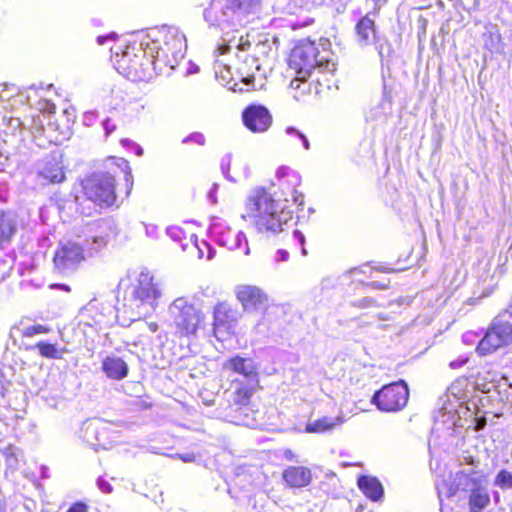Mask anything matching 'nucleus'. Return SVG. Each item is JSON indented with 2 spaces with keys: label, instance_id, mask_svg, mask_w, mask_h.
Here are the masks:
<instances>
[{
  "label": "nucleus",
  "instance_id": "18",
  "mask_svg": "<svg viewBox=\"0 0 512 512\" xmlns=\"http://www.w3.org/2000/svg\"><path fill=\"white\" fill-rule=\"evenodd\" d=\"M223 367L226 370L241 375L245 379V382L251 383V385L258 384L257 367L251 358L236 355L225 361Z\"/></svg>",
  "mask_w": 512,
  "mask_h": 512
},
{
  "label": "nucleus",
  "instance_id": "21",
  "mask_svg": "<svg viewBox=\"0 0 512 512\" xmlns=\"http://www.w3.org/2000/svg\"><path fill=\"white\" fill-rule=\"evenodd\" d=\"M283 479L292 488H302L310 484L312 474L310 469L303 466H289L283 472Z\"/></svg>",
  "mask_w": 512,
  "mask_h": 512
},
{
  "label": "nucleus",
  "instance_id": "7",
  "mask_svg": "<svg viewBox=\"0 0 512 512\" xmlns=\"http://www.w3.org/2000/svg\"><path fill=\"white\" fill-rule=\"evenodd\" d=\"M327 40L322 43L320 52L313 42H304L297 45L291 52L289 66L296 72L299 80H306L314 71L333 73L336 64L331 58V52L326 48Z\"/></svg>",
  "mask_w": 512,
  "mask_h": 512
},
{
  "label": "nucleus",
  "instance_id": "39",
  "mask_svg": "<svg viewBox=\"0 0 512 512\" xmlns=\"http://www.w3.org/2000/svg\"><path fill=\"white\" fill-rule=\"evenodd\" d=\"M293 238L300 245L302 255L306 256L307 255V250H306V248L304 246L305 245V236H304V234L301 231H299V230H294Z\"/></svg>",
  "mask_w": 512,
  "mask_h": 512
},
{
  "label": "nucleus",
  "instance_id": "47",
  "mask_svg": "<svg viewBox=\"0 0 512 512\" xmlns=\"http://www.w3.org/2000/svg\"><path fill=\"white\" fill-rule=\"evenodd\" d=\"M251 43L247 39H243L241 36L236 43V47L238 50L245 51L250 47Z\"/></svg>",
  "mask_w": 512,
  "mask_h": 512
},
{
  "label": "nucleus",
  "instance_id": "57",
  "mask_svg": "<svg viewBox=\"0 0 512 512\" xmlns=\"http://www.w3.org/2000/svg\"><path fill=\"white\" fill-rule=\"evenodd\" d=\"M374 3L378 6H381L386 3L387 0H373Z\"/></svg>",
  "mask_w": 512,
  "mask_h": 512
},
{
  "label": "nucleus",
  "instance_id": "62",
  "mask_svg": "<svg viewBox=\"0 0 512 512\" xmlns=\"http://www.w3.org/2000/svg\"><path fill=\"white\" fill-rule=\"evenodd\" d=\"M42 470H43L42 471V477H46V475H45L46 474L45 468H42Z\"/></svg>",
  "mask_w": 512,
  "mask_h": 512
},
{
  "label": "nucleus",
  "instance_id": "43",
  "mask_svg": "<svg viewBox=\"0 0 512 512\" xmlns=\"http://www.w3.org/2000/svg\"><path fill=\"white\" fill-rule=\"evenodd\" d=\"M468 362V357L466 356H460L456 360H453L449 363V367L451 369H458L464 366Z\"/></svg>",
  "mask_w": 512,
  "mask_h": 512
},
{
  "label": "nucleus",
  "instance_id": "64",
  "mask_svg": "<svg viewBox=\"0 0 512 512\" xmlns=\"http://www.w3.org/2000/svg\"><path fill=\"white\" fill-rule=\"evenodd\" d=\"M261 326H262V323H258L256 327L260 328Z\"/></svg>",
  "mask_w": 512,
  "mask_h": 512
},
{
  "label": "nucleus",
  "instance_id": "55",
  "mask_svg": "<svg viewBox=\"0 0 512 512\" xmlns=\"http://www.w3.org/2000/svg\"><path fill=\"white\" fill-rule=\"evenodd\" d=\"M135 147H136V154H137L138 156H141V155L143 154V149H142V147H140L139 145H135Z\"/></svg>",
  "mask_w": 512,
  "mask_h": 512
},
{
  "label": "nucleus",
  "instance_id": "42",
  "mask_svg": "<svg viewBox=\"0 0 512 512\" xmlns=\"http://www.w3.org/2000/svg\"><path fill=\"white\" fill-rule=\"evenodd\" d=\"M97 486L104 493H111L113 490L112 485L103 477L97 479Z\"/></svg>",
  "mask_w": 512,
  "mask_h": 512
},
{
  "label": "nucleus",
  "instance_id": "44",
  "mask_svg": "<svg viewBox=\"0 0 512 512\" xmlns=\"http://www.w3.org/2000/svg\"><path fill=\"white\" fill-rule=\"evenodd\" d=\"M102 126L106 136L110 135L116 128V125L111 121L110 118H106L102 121Z\"/></svg>",
  "mask_w": 512,
  "mask_h": 512
},
{
  "label": "nucleus",
  "instance_id": "59",
  "mask_svg": "<svg viewBox=\"0 0 512 512\" xmlns=\"http://www.w3.org/2000/svg\"><path fill=\"white\" fill-rule=\"evenodd\" d=\"M63 290L65 291H70V288L69 286L65 285V284H62V285H59Z\"/></svg>",
  "mask_w": 512,
  "mask_h": 512
},
{
  "label": "nucleus",
  "instance_id": "46",
  "mask_svg": "<svg viewBox=\"0 0 512 512\" xmlns=\"http://www.w3.org/2000/svg\"><path fill=\"white\" fill-rule=\"evenodd\" d=\"M67 512H87V506L84 503L77 502L73 504Z\"/></svg>",
  "mask_w": 512,
  "mask_h": 512
},
{
  "label": "nucleus",
  "instance_id": "10",
  "mask_svg": "<svg viewBox=\"0 0 512 512\" xmlns=\"http://www.w3.org/2000/svg\"><path fill=\"white\" fill-rule=\"evenodd\" d=\"M168 312L179 336H189L196 333L201 321V312L185 297L176 298L169 306Z\"/></svg>",
  "mask_w": 512,
  "mask_h": 512
},
{
  "label": "nucleus",
  "instance_id": "45",
  "mask_svg": "<svg viewBox=\"0 0 512 512\" xmlns=\"http://www.w3.org/2000/svg\"><path fill=\"white\" fill-rule=\"evenodd\" d=\"M116 38H117V34L114 32H111L107 35L98 36L96 41L99 45H104L107 41L115 40Z\"/></svg>",
  "mask_w": 512,
  "mask_h": 512
},
{
  "label": "nucleus",
  "instance_id": "54",
  "mask_svg": "<svg viewBox=\"0 0 512 512\" xmlns=\"http://www.w3.org/2000/svg\"><path fill=\"white\" fill-rule=\"evenodd\" d=\"M147 326L152 333H155L158 330V324L156 322H149L147 323Z\"/></svg>",
  "mask_w": 512,
  "mask_h": 512
},
{
  "label": "nucleus",
  "instance_id": "27",
  "mask_svg": "<svg viewBox=\"0 0 512 512\" xmlns=\"http://www.w3.org/2000/svg\"><path fill=\"white\" fill-rule=\"evenodd\" d=\"M317 0H276L274 9L276 12L294 15Z\"/></svg>",
  "mask_w": 512,
  "mask_h": 512
},
{
  "label": "nucleus",
  "instance_id": "34",
  "mask_svg": "<svg viewBox=\"0 0 512 512\" xmlns=\"http://www.w3.org/2000/svg\"><path fill=\"white\" fill-rule=\"evenodd\" d=\"M50 330L51 329L48 326L41 325V324H35V325H30V326L24 327L22 329V335L24 337H32V336H35L38 334H47L50 332Z\"/></svg>",
  "mask_w": 512,
  "mask_h": 512
},
{
  "label": "nucleus",
  "instance_id": "13",
  "mask_svg": "<svg viewBox=\"0 0 512 512\" xmlns=\"http://www.w3.org/2000/svg\"><path fill=\"white\" fill-rule=\"evenodd\" d=\"M257 385L245 382L244 384L235 381L234 390L229 394L230 409L234 412H240L239 416H235V422L242 425H251L247 419V405Z\"/></svg>",
  "mask_w": 512,
  "mask_h": 512
},
{
  "label": "nucleus",
  "instance_id": "9",
  "mask_svg": "<svg viewBox=\"0 0 512 512\" xmlns=\"http://www.w3.org/2000/svg\"><path fill=\"white\" fill-rule=\"evenodd\" d=\"M83 194L99 206H111L116 199L115 179L109 173H94L82 182Z\"/></svg>",
  "mask_w": 512,
  "mask_h": 512
},
{
  "label": "nucleus",
  "instance_id": "40",
  "mask_svg": "<svg viewBox=\"0 0 512 512\" xmlns=\"http://www.w3.org/2000/svg\"><path fill=\"white\" fill-rule=\"evenodd\" d=\"M289 252L285 249H278L274 254V261L276 263L286 262L289 260Z\"/></svg>",
  "mask_w": 512,
  "mask_h": 512
},
{
  "label": "nucleus",
  "instance_id": "53",
  "mask_svg": "<svg viewBox=\"0 0 512 512\" xmlns=\"http://www.w3.org/2000/svg\"><path fill=\"white\" fill-rule=\"evenodd\" d=\"M217 188H218V185L214 184L213 187L211 188V190L209 191L208 195L212 202H216L215 193H216Z\"/></svg>",
  "mask_w": 512,
  "mask_h": 512
},
{
  "label": "nucleus",
  "instance_id": "37",
  "mask_svg": "<svg viewBox=\"0 0 512 512\" xmlns=\"http://www.w3.org/2000/svg\"><path fill=\"white\" fill-rule=\"evenodd\" d=\"M353 306L358 308H369V307H377L379 306L376 300L372 297H363L357 301L353 302Z\"/></svg>",
  "mask_w": 512,
  "mask_h": 512
},
{
  "label": "nucleus",
  "instance_id": "14",
  "mask_svg": "<svg viewBox=\"0 0 512 512\" xmlns=\"http://www.w3.org/2000/svg\"><path fill=\"white\" fill-rule=\"evenodd\" d=\"M242 120L247 129L254 133H263L272 124L269 110L260 104L247 106L242 112Z\"/></svg>",
  "mask_w": 512,
  "mask_h": 512
},
{
  "label": "nucleus",
  "instance_id": "19",
  "mask_svg": "<svg viewBox=\"0 0 512 512\" xmlns=\"http://www.w3.org/2000/svg\"><path fill=\"white\" fill-rule=\"evenodd\" d=\"M19 228V219L16 212L3 210L0 212V247L6 248L15 237Z\"/></svg>",
  "mask_w": 512,
  "mask_h": 512
},
{
  "label": "nucleus",
  "instance_id": "60",
  "mask_svg": "<svg viewBox=\"0 0 512 512\" xmlns=\"http://www.w3.org/2000/svg\"><path fill=\"white\" fill-rule=\"evenodd\" d=\"M472 336H473V334H464V335H463V340H464V341H467V339H468L469 337H472Z\"/></svg>",
  "mask_w": 512,
  "mask_h": 512
},
{
  "label": "nucleus",
  "instance_id": "33",
  "mask_svg": "<svg viewBox=\"0 0 512 512\" xmlns=\"http://www.w3.org/2000/svg\"><path fill=\"white\" fill-rule=\"evenodd\" d=\"M166 234L175 242H179L182 246L186 243L187 237L185 231L179 226H170L166 229Z\"/></svg>",
  "mask_w": 512,
  "mask_h": 512
},
{
  "label": "nucleus",
  "instance_id": "24",
  "mask_svg": "<svg viewBox=\"0 0 512 512\" xmlns=\"http://www.w3.org/2000/svg\"><path fill=\"white\" fill-rule=\"evenodd\" d=\"M357 484L362 493L372 501H378L383 496V487L376 477L360 476Z\"/></svg>",
  "mask_w": 512,
  "mask_h": 512
},
{
  "label": "nucleus",
  "instance_id": "16",
  "mask_svg": "<svg viewBox=\"0 0 512 512\" xmlns=\"http://www.w3.org/2000/svg\"><path fill=\"white\" fill-rule=\"evenodd\" d=\"M62 156L59 153L47 155L38 163V175L49 183H61L65 180Z\"/></svg>",
  "mask_w": 512,
  "mask_h": 512
},
{
  "label": "nucleus",
  "instance_id": "63",
  "mask_svg": "<svg viewBox=\"0 0 512 512\" xmlns=\"http://www.w3.org/2000/svg\"><path fill=\"white\" fill-rule=\"evenodd\" d=\"M123 163L125 164V168L126 169H129L128 165H127V162L123 161Z\"/></svg>",
  "mask_w": 512,
  "mask_h": 512
},
{
  "label": "nucleus",
  "instance_id": "49",
  "mask_svg": "<svg viewBox=\"0 0 512 512\" xmlns=\"http://www.w3.org/2000/svg\"><path fill=\"white\" fill-rule=\"evenodd\" d=\"M288 196H291L292 197V200L299 206L303 205L304 204V196L301 194V193H298L296 191V193L294 194H288Z\"/></svg>",
  "mask_w": 512,
  "mask_h": 512
},
{
  "label": "nucleus",
  "instance_id": "36",
  "mask_svg": "<svg viewBox=\"0 0 512 512\" xmlns=\"http://www.w3.org/2000/svg\"><path fill=\"white\" fill-rule=\"evenodd\" d=\"M231 161H232L231 154H226L221 159L220 167H221L222 174L224 175V177L226 179H228L231 182H236V179H234L232 176L229 175Z\"/></svg>",
  "mask_w": 512,
  "mask_h": 512
},
{
  "label": "nucleus",
  "instance_id": "4",
  "mask_svg": "<svg viewBox=\"0 0 512 512\" xmlns=\"http://www.w3.org/2000/svg\"><path fill=\"white\" fill-rule=\"evenodd\" d=\"M144 39L146 53L154 56L159 71L163 67L175 69L185 56L186 38L176 27L162 26L151 29Z\"/></svg>",
  "mask_w": 512,
  "mask_h": 512
},
{
  "label": "nucleus",
  "instance_id": "15",
  "mask_svg": "<svg viewBox=\"0 0 512 512\" xmlns=\"http://www.w3.org/2000/svg\"><path fill=\"white\" fill-rule=\"evenodd\" d=\"M235 295L245 311L263 309L268 302L267 294L254 285L236 286Z\"/></svg>",
  "mask_w": 512,
  "mask_h": 512
},
{
  "label": "nucleus",
  "instance_id": "3",
  "mask_svg": "<svg viewBox=\"0 0 512 512\" xmlns=\"http://www.w3.org/2000/svg\"><path fill=\"white\" fill-rule=\"evenodd\" d=\"M119 287L124 290V307L138 319L152 315L162 297L161 289L149 271L140 272L133 280L122 279Z\"/></svg>",
  "mask_w": 512,
  "mask_h": 512
},
{
  "label": "nucleus",
  "instance_id": "38",
  "mask_svg": "<svg viewBox=\"0 0 512 512\" xmlns=\"http://www.w3.org/2000/svg\"><path fill=\"white\" fill-rule=\"evenodd\" d=\"M189 142H193L197 145H204L205 144V137L202 133H199V132H194L190 135H188L187 137H185L183 140H182V143H189Z\"/></svg>",
  "mask_w": 512,
  "mask_h": 512
},
{
  "label": "nucleus",
  "instance_id": "50",
  "mask_svg": "<svg viewBox=\"0 0 512 512\" xmlns=\"http://www.w3.org/2000/svg\"><path fill=\"white\" fill-rule=\"evenodd\" d=\"M178 457L183 461V462H186V463H190V462H193L195 460V454L194 453H183V454H178Z\"/></svg>",
  "mask_w": 512,
  "mask_h": 512
},
{
  "label": "nucleus",
  "instance_id": "25",
  "mask_svg": "<svg viewBox=\"0 0 512 512\" xmlns=\"http://www.w3.org/2000/svg\"><path fill=\"white\" fill-rule=\"evenodd\" d=\"M183 251L193 250L197 252V257L202 259L205 257L211 260L215 255V249L205 240L198 241L196 235L191 234L188 241L182 244Z\"/></svg>",
  "mask_w": 512,
  "mask_h": 512
},
{
  "label": "nucleus",
  "instance_id": "5",
  "mask_svg": "<svg viewBox=\"0 0 512 512\" xmlns=\"http://www.w3.org/2000/svg\"><path fill=\"white\" fill-rule=\"evenodd\" d=\"M437 491L440 501L443 496L449 498L457 492L467 493L470 512H481L490 503L485 477L473 469L455 473L451 483L443 481L437 484Z\"/></svg>",
  "mask_w": 512,
  "mask_h": 512
},
{
  "label": "nucleus",
  "instance_id": "48",
  "mask_svg": "<svg viewBox=\"0 0 512 512\" xmlns=\"http://www.w3.org/2000/svg\"><path fill=\"white\" fill-rule=\"evenodd\" d=\"M368 286H370L373 289L385 290V289L388 288L389 284L388 283H382L380 281H372V282H370L368 284Z\"/></svg>",
  "mask_w": 512,
  "mask_h": 512
},
{
  "label": "nucleus",
  "instance_id": "17",
  "mask_svg": "<svg viewBox=\"0 0 512 512\" xmlns=\"http://www.w3.org/2000/svg\"><path fill=\"white\" fill-rule=\"evenodd\" d=\"M107 429L98 420L85 421L80 429V437L95 451L98 449H107V442L104 437Z\"/></svg>",
  "mask_w": 512,
  "mask_h": 512
},
{
  "label": "nucleus",
  "instance_id": "31",
  "mask_svg": "<svg viewBox=\"0 0 512 512\" xmlns=\"http://www.w3.org/2000/svg\"><path fill=\"white\" fill-rule=\"evenodd\" d=\"M372 43L374 44L375 49L378 51L379 57L382 62L385 61L386 59H389L392 56V45L385 37H381L378 35L375 39H373Z\"/></svg>",
  "mask_w": 512,
  "mask_h": 512
},
{
  "label": "nucleus",
  "instance_id": "20",
  "mask_svg": "<svg viewBox=\"0 0 512 512\" xmlns=\"http://www.w3.org/2000/svg\"><path fill=\"white\" fill-rule=\"evenodd\" d=\"M376 12H369L363 16L356 24L355 31L357 41L361 46H366L372 43L378 34L375 26Z\"/></svg>",
  "mask_w": 512,
  "mask_h": 512
},
{
  "label": "nucleus",
  "instance_id": "11",
  "mask_svg": "<svg viewBox=\"0 0 512 512\" xmlns=\"http://www.w3.org/2000/svg\"><path fill=\"white\" fill-rule=\"evenodd\" d=\"M409 397L408 386L398 381L384 386L372 397V403L384 412H396L405 407Z\"/></svg>",
  "mask_w": 512,
  "mask_h": 512
},
{
  "label": "nucleus",
  "instance_id": "30",
  "mask_svg": "<svg viewBox=\"0 0 512 512\" xmlns=\"http://www.w3.org/2000/svg\"><path fill=\"white\" fill-rule=\"evenodd\" d=\"M30 349L37 350L40 356L47 359H62L65 352V349L60 348L57 344L44 341L37 342Z\"/></svg>",
  "mask_w": 512,
  "mask_h": 512
},
{
  "label": "nucleus",
  "instance_id": "2",
  "mask_svg": "<svg viewBox=\"0 0 512 512\" xmlns=\"http://www.w3.org/2000/svg\"><path fill=\"white\" fill-rule=\"evenodd\" d=\"M263 0H211L204 10V19L210 29L223 33V43L218 45L216 51L219 55L227 53L233 39L230 32L237 31L254 20L260 12Z\"/></svg>",
  "mask_w": 512,
  "mask_h": 512
},
{
  "label": "nucleus",
  "instance_id": "28",
  "mask_svg": "<svg viewBox=\"0 0 512 512\" xmlns=\"http://www.w3.org/2000/svg\"><path fill=\"white\" fill-rule=\"evenodd\" d=\"M489 329L495 333L503 346L512 343V324L503 320L502 317L495 318Z\"/></svg>",
  "mask_w": 512,
  "mask_h": 512
},
{
  "label": "nucleus",
  "instance_id": "56",
  "mask_svg": "<svg viewBox=\"0 0 512 512\" xmlns=\"http://www.w3.org/2000/svg\"><path fill=\"white\" fill-rule=\"evenodd\" d=\"M131 177H132L131 171L130 170L129 171H125L126 182H129Z\"/></svg>",
  "mask_w": 512,
  "mask_h": 512
},
{
  "label": "nucleus",
  "instance_id": "32",
  "mask_svg": "<svg viewBox=\"0 0 512 512\" xmlns=\"http://www.w3.org/2000/svg\"><path fill=\"white\" fill-rule=\"evenodd\" d=\"M494 485L502 490L512 489V473L505 469L500 470L494 479Z\"/></svg>",
  "mask_w": 512,
  "mask_h": 512
},
{
  "label": "nucleus",
  "instance_id": "41",
  "mask_svg": "<svg viewBox=\"0 0 512 512\" xmlns=\"http://www.w3.org/2000/svg\"><path fill=\"white\" fill-rule=\"evenodd\" d=\"M147 237L157 239L159 237L158 227L154 224H144Z\"/></svg>",
  "mask_w": 512,
  "mask_h": 512
},
{
  "label": "nucleus",
  "instance_id": "8",
  "mask_svg": "<svg viewBox=\"0 0 512 512\" xmlns=\"http://www.w3.org/2000/svg\"><path fill=\"white\" fill-rule=\"evenodd\" d=\"M144 41L143 38L140 49L127 47L121 53L110 48L117 71L129 80L149 81L160 72L154 56L146 53Z\"/></svg>",
  "mask_w": 512,
  "mask_h": 512
},
{
  "label": "nucleus",
  "instance_id": "58",
  "mask_svg": "<svg viewBox=\"0 0 512 512\" xmlns=\"http://www.w3.org/2000/svg\"><path fill=\"white\" fill-rule=\"evenodd\" d=\"M377 317L379 320H382V321L388 320V317L382 313H379Z\"/></svg>",
  "mask_w": 512,
  "mask_h": 512
},
{
  "label": "nucleus",
  "instance_id": "26",
  "mask_svg": "<svg viewBox=\"0 0 512 512\" xmlns=\"http://www.w3.org/2000/svg\"><path fill=\"white\" fill-rule=\"evenodd\" d=\"M344 422L343 417H322L306 424L305 431L308 433H324L333 430Z\"/></svg>",
  "mask_w": 512,
  "mask_h": 512
},
{
  "label": "nucleus",
  "instance_id": "12",
  "mask_svg": "<svg viewBox=\"0 0 512 512\" xmlns=\"http://www.w3.org/2000/svg\"><path fill=\"white\" fill-rule=\"evenodd\" d=\"M209 234L220 246L229 250H237L244 244V255L250 254V247L244 232L233 231L228 223L220 218H214L209 225Z\"/></svg>",
  "mask_w": 512,
  "mask_h": 512
},
{
  "label": "nucleus",
  "instance_id": "51",
  "mask_svg": "<svg viewBox=\"0 0 512 512\" xmlns=\"http://www.w3.org/2000/svg\"><path fill=\"white\" fill-rule=\"evenodd\" d=\"M95 118V113L90 111V112H86L84 114V118H83V122L85 125H91V123L93 122Z\"/></svg>",
  "mask_w": 512,
  "mask_h": 512
},
{
  "label": "nucleus",
  "instance_id": "22",
  "mask_svg": "<svg viewBox=\"0 0 512 512\" xmlns=\"http://www.w3.org/2000/svg\"><path fill=\"white\" fill-rule=\"evenodd\" d=\"M102 370L108 378L121 380L128 375V365L120 357L107 356L102 362Z\"/></svg>",
  "mask_w": 512,
  "mask_h": 512
},
{
  "label": "nucleus",
  "instance_id": "61",
  "mask_svg": "<svg viewBox=\"0 0 512 512\" xmlns=\"http://www.w3.org/2000/svg\"><path fill=\"white\" fill-rule=\"evenodd\" d=\"M359 271H360V270H359L358 268H354V269H352V270L350 271V273H351L352 275H355V274H356V273H358Z\"/></svg>",
  "mask_w": 512,
  "mask_h": 512
},
{
  "label": "nucleus",
  "instance_id": "52",
  "mask_svg": "<svg viewBox=\"0 0 512 512\" xmlns=\"http://www.w3.org/2000/svg\"><path fill=\"white\" fill-rule=\"evenodd\" d=\"M8 382L0 377V397H4L7 390Z\"/></svg>",
  "mask_w": 512,
  "mask_h": 512
},
{
  "label": "nucleus",
  "instance_id": "6",
  "mask_svg": "<svg viewBox=\"0 0 512 512\" xmlns=\"http://www.w3.org/2000/svg\"><path fill=\"white\" fill-rule=\"evenodd\" d=\"M106 244L107 238L104 236H78L76 239L61 241L54 254V268L62 275H70L79 268L87 256H92Z\"/></svg>",
  "mask_w": 512,
  "mask_h": 512
},
{
  "label": "nucleus",
  "instance_id": "29",
  "mask_svg": "<svg viewBox=\"0 0 512 512\" xmlns=\"http://www.w3.org/2000/svg\"><path fill=\"white\" fill-rule=\"evenodd\" d=\"M502 346L495 333L488 329L484 337L479 341L476 351L480 356H485L495 352Z\"/></svg>",
  "mask_w": 512,
  "mask_h": 512
},
{
  "label": "nucleus",
  "instance_id": "35",
  "mask_svg": "<svg viewBox=\"0 0 512 512\" xmlns=\"http://www.w3.org/2000/svg\"><path fill=\"white\" fill-rule=\"evenodd\" d=\"M286 134L293 138L295 141L302 142L303 147L308 150L310 148V143L307 137L301 133L298 129L295 127H287L285 130Z\"/></svg>",
  "mask_w": 512,
  "mask_h": 512
},
{
  "label": "nucleus",
  "instance_id": "23",
  "mask_svg": "<svg viewBox=\"0 0 512 512\" xmlns=\"http://www.w3.org/2000/svg\"><path fill=\"white\" fill-rule=\"evenodd\" d=\"M236 321V311L227 302H220L214 307L213 325L214 329L227 328Z\"/></svg>",
  "mask_w": 512,
  "mask_h": 512
},
{
  "label": "nucleus",
  "instance_id": "1",
  "mask_svg": "<svg viewBox=\"0 0 512 512\" xmlns=\"http://www.w3.org/2000/svg\"><path fill=\"white\" fill-rule=\"evenodd\" d=\"M275 177L282 189L283 199H275L266 188H252L246 198L245 207L256 233L264 239L275 237L283 231V226L292 218V211L287 208L288 194L296 193L300 176L289 167L281 166Z\"/></svg>",
  "mask_w": 512,
  "mask_h": 512
}]
</instances>
